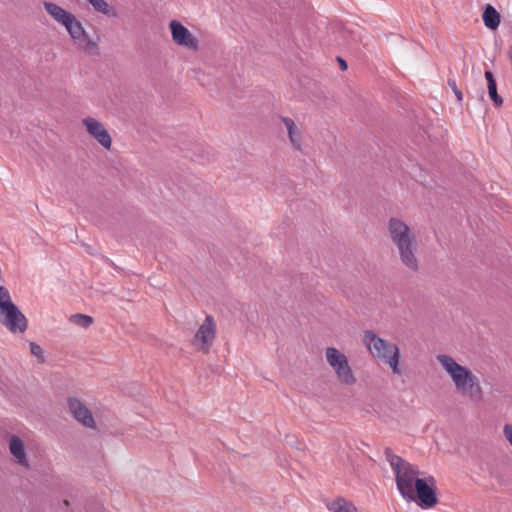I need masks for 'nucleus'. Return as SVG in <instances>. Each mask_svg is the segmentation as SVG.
<instances>
[{
    "instance_id": "f257e3e1",
    "label": "nucleus",
    "mask_w": 512,
    "mask_h": 512,
    "mask_svg": "<svg viewBox=\"0 0 512 512\" xmlns=\"http://www.w3.org/2000/svg\"><path fill=\"white\" fill-rule=\"evenodd\" d=\"M436 359L450 377L459 395L472 403H480L483 400L484 391L480 379L470 368L459 364L447 354H438Z\"/></svg>"
},
{
    "instance_id": "f03ea898",
    "label": "nucleus",
    "mask_w": 512,
    "mask_h": 512,
    "mask_svg": "<svg viewBox=\"0 0 512 512\" xmlns=\"http://www.w3.org/2000/svg\"><path fill=\"white\" fill-rule=\"evenodd\" d=\"M388 235L395 246L401 264L408 270L419 269L416 234L403 220L391 217L388 221Z\"/></svg>"
},
{
    "instance_id": "7ed1b4c3",
    "label": "nucleus",
    "mask_w": 512,
    "mask_h": 512,
    "mask_svg": "<svg viewBox=\"0 0 512 512\" xmlns=\"http://www.w3.org/2000/svg\"><path fill=\"white\" fill-rule=\"evenodd\" d=\"M44 8L51 18L58 24L65 27L69 36L78 49L85 52H97L99 47L86 32L82 23L69 11L54 2H44Z\"/></svg>"
},
{
    "instance_id": "20e7f679",
    "label": "nucleus",
    "mask_w": 512,
    "mask_h": 512,
    "mask_svg": "<svg viewBox=\"0 0 512 512\" xmlns=\"http://www.w3.org/2000/svg\"><path fill=\"white\" fill-rule=\"evenodd\" d=\"M363 342L369 353L388 365L393 374L400 375L402 373L399 366L400 350L396 344L380 338L372 330L364 332Z\"/></svg>"
},
{
    "instance_id": "39448f33",
    "label": "nucleus",
    "mask_w": 512,
    "mask_h": 512,
    "mask_svg": "<svg viewBox=\"0 0 512 512\" xmlns=\"http://www.w3.org/2000/svg\"><path fill=\"white\" fill-rule=\"evenodd\" d=\"M386 458L395 474L397 488L403 498L414 500L415 481L418 478V469L397 455L389 452Z\"/></svg>"
},
{
    "instance_id": "423d86ee",
    "label": "nucleus",
    "mask_w": 512,
    "mask_h": 512,
    "mask_svg": "<svg viewBox=\"0 0 512 512\" xmlns=\"http://www.w3.org/2000/svg\"><path fill=\"white\" fill-rule=\"evenodd\" d=\"M0 324L9 332L24 333L28 328V320L13 302L9 290L0 286Z\"/></svg>"
},
{
    "instance_id": "0eeeda50",
    "label": "nucleus",
    "mask_w": 512,
    "mask_h": 512,
    "mask_svg": "<svg viewBox=\"0 0 512 512\" xmlns=\"http://www.w3.org/2000/svg\"><path fill=\"white\" fill-rule=\"evenodd\" d=\"M325 357L341 384L346 386L356 384L357 377L350 366L348 357L343 352L335 347H328L325 350Z\"/></svg>"
},
{
    "instance_id": "6e6552de",
    "label": "nucleus",
    "mask_w": 512,
    "mask_h": 512,
    "mask_svg": "<svg viewBox=\"0 0 512 512\" xmlns=\"http://www.w3.org/2000/svg\"><path fill=\"white\" fill-rule=\"evenodd\" d=\"M169 27L172 39L176 44L190 50L198 49V40L183 24L177 20H172Z\"/></svg>"
},
{
    "instance_id": "1a4fd4ad",
    "label": "nucleus",
    "mask_w": 512,
    "mask_h": 512,
    "mask_svg": "<svg viewBox=\"0 0 512 512\" xmlns=\"http://www.w3.org/2000/svg\"><path fill=\"white\" fill-rule=\"evenodd\" d=\"M82 123L86 127L89 135H91L102 147L107 150L111 148L112 138L99 120L93 117H86L82 120Z\"/></svg>"
},
{
    "instance_id": "9d476101",
    "label": "nucleus",
    "mask_w": 512,
    "mask_h": 512,
    "mask_svg": "<svg viewBox=\"0 0 512 512\" xmlns=\"http://www.w3.org/2000/svg\"><path fill=\"white\" fill-rule=\"evenodd\" d=\"M216 325L212 316H206L195 335V345L199 350L207 352L215 338Z\"/></svg>"
},
{
    "instance_id": "9b49d317",
    "label": "nucleus",
    "mask_w": 512,
    "mask_h": 512,
    "mask_svg": "<svg viewBox=\"0 0 512 512\" xmlns=\"http://www.w3.org/2000/svg\"><path fill=\"white\" fill-rule=\"evenodd\" d=\"M434 485L435 480L433 477L416 479L415 481L414 493H417L420 502L426 507H432L437 502Z\"/></svg>"
},
{
    "instance_id": "f8f14e48",
    "label": "nucleus",
    "mask_w": 512,
    "mask_h": 512,
    "mask_svg": "<svg viewBox=\"0 0 512 512\" xmlns=\"http://www.w3.org/2000/svg\"><path fill=\"white\" fill-rule=\"evenodd\" d=\"M280 120L286 129V133L292 147L297 151H303L305 146V135L301 125L297 124L289 117H281Z\"/></svg>"
},
{
    "instance_id": "ddd939ff",
    "label": "nucleus",
    "mask_w": 512,
    "mask_h": 512,
    "mask_svg": "<svg viewBox=\"0 0 512 512\" xmlns=\"http://www.w3.org/2000/svg\"><path fill=\"white\" fill-rule=\"evenodd\" d=\"M68 407L74 418L88 428H94L95 421L90 410L77 398H69Z\"/></svg>"
},
{
    "instance_id": "4468645a",
    "label": "nucleus",
    "mask_w": 512,
    "mask_h": 512,
    "mask_svg": "<svg viewBox=\"0 0 512 512\" xmlns=\"http://www.w3.org/2000/svg\"><path fill=\"white\" fill-rule=\"evenodd\" d=\"M9 450L19 465L26 467V468L29 466L28 460L26 457L24 443L19 437L12 436L10 438Z\"/></svg>"
},
{
    "instance_id": "2eb2a0df",
    "label": "nucleus",
    "mask_w": 512,
    "mask_h": 512,
    "mask_svg": "<svg viewBox=\"0 0 512 512\" xmlns=\"http://www.w3.org/2000/svg\"><path fill=\"white\" fill-rule=\"evenodd\" d=\"M482 19L485 24V26L491 30H496L499 27L500 24V14L497 12V10L491 6L486 5L483 14Z\"/></svg>"
},
{
    "instance_id": "dca6fc26",
    "label": "nucleus",
    "mask_w": 512,
    "mask_h": 512,
    "mask_svg": "<svg viewBox=\"0 0 512 512\" xmlns=\"http://www.w3.org/2000/svg\"><path fill=\"white\" fill-rule=\"evenodd\" d=\"M327 508L331 512H358L354 504L344 498H337L327 503Z\"/></svg>"
},
{
    "instance_id": "f3484780",
    "label": "nucleus",
    "mask_w": 512,
    "mask_h": 512,
    "mask_svg": "<svg viewBox=\"0 0 512 512\" xmlns=\"http://www.w3.org/2000/svg\"><path fill=\"white\" fill-rule=\"evenodd\" d=\"M93 9L105 16L116 17L117 12L106 0H86Z\"/></svg>"
},
{
    "instance_id": "a211bd4d",
    "label": "nucleus",
    "mask_w": 512,
    "mask_h": 512,
    "mask_svg": "<svg viewBox=\"0 0 512 512\" xmlns=\"http://www.w3.org/2000/svg\"><path fill=\"white\" fill-rule=\"evenodd\" d=\"M485 78L487 80L488 93H489V96H490L491 100L493 101V103L496 106L502 105L503 101H502V98L497 93V85H496V81H495V79L493 77L492 72L486 71L485 72Z\"/></svg>"
},
{
    "instance_id": "6ab92c4d",
    "label": "nucleus",
    "mask_w": 512,
    "mask_h": 512,
    "mask_svg": "<svg viewBox=\"0 0 512 512\" xmlns=\"http://www.w3.org/2000/svg\"><path fill=\"white\" fill-rule=\"evenodd\" d=\"M69 322L82 328H88L93 324V318L85 314L77 313L69 317Z\"/></svg>"
},
{
    "instance_id": "aec40b11",
    "label": "nucleus",
    "mask_w": 512,
    "mask_h": 512,
    "mask_svg": "<svg viewBox=\"0 0 512 512\" xmlns=\"http://www.w3.org/2000/svg\"><path fill=\"white\" fill-rule=\"evenodd\" d=\"M448 85L449 87L452 89V91L454 92L457 100L459 102H461L463 100V94L462 92L458 89L457 87V84H456V81L454 79H449L448 80Z\"/></svg>"
},
{
    "instance_id": "412c9836",
    "label": "nucleus",
    "mask_w": 512,
    "mask_h": 512,
    "mask_svg": "<svg viewBox=\"0 0 512 512\" xmlns=\"http://www.w3.org/2000/svg\"><path fill=\"white\" fill-rule=\"evenodd\" d=\"M503 435L512 446V424H505L503 427Z\"/></svg>"
},
{
    "instance_id": "4be33fe9",
    "label": "nucleus",
    "mask_w": 512,
    "mask_h": 512,
    "mask_svg": "<svg viewBox=\"0 0 512 512\" xmlns=\"http://www.w3.org/2000/svg\"><path fill=\"white\" fill-rule=\"evenodd\" d=\"M30 350H31V353L34 356L39 357V358L42 357L43 350H42V348L38 344L31 342L30 343Z\"/></svg>"
},
{
    "instance_id": "5701e85b",
    "label": "nucleus",
    "mask_w": 512,
    "mask_h": 512,
    "mask_svg": "<svg viewBox=\"0 0 512 512\" xmlns=\"http://www.w3.org/2000/svg\"><path fill=\"white\" fill-rule=\"evenodd\" d=\"M338 62L340 64L341 69H343V70L347 69V63L345 62V60L338 58Z\"/></svg>"
}]
</instances>
